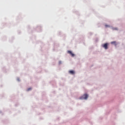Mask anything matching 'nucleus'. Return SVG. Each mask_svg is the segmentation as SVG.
<instances>
[{"label":"nucleus","instance_id":"obj_4","mask_svg":"<svg viewBox=\"0 0 125 125\" xmlns=\"http://www.w3.org/2000/svg\"><path fill=\"white\" fill-rule=\"evenodd\" d=\"M69 74H71V75H74L75 74V71L73 70H70L69 71Z\"/></svg>","mask_w":125,"mask_h":125},{"label":"nucleus","instance_id":"obj_3","mask_svg":"<svg viewBox=\"0 0 125 125\" xmlns=\"http://www.w3.org/2000/svg\"><path fill=\"white\" fill-rule=\"evenodd\" d=\"M67 53L70 54L72 57H74L75 56V54H74L73 52H72V51H68Z\"/></svg>","mask_w":125,"mask_h":125},{"label":"nucleus","instance_id":"obj_6","mask_svg":"<svg viewBox=\"0 0 125 125\" xmlns=\"http://www.w3.org/2000/svg\"><path fill=\"white\" fill-rule=\"evenodd\" d=\"M31 89L32 88H29L28 89H27V91H30V90H31Z\"/></svg>","mask_w":125,"mask_h":125},{"label":"nucleus","instance_id":"obj_1","mask_svg":"<svg viewBox=\"0 0 125 125\" xmlns=\"http://www.w3.org/2000/svg\"><path fill=\"white\" fill-rule=\"evenodd\" d=\"M87 98H88V95L85 94H84L82 97L80 98V99H87Z\"/></svg>","mask_w":125,"mask_h":125},{"label":"nucleus","instance_id":"obj_5","mask_svg":"<svg viewBox=\"0 0 125 125\" xmlns=\"http://www.w3.org/2000/svg\"><path fill=\"white\" fill-rule=\"evenodd\" d=\"M111 43V44H114V45L117 46V42L116 41L112 42Z\"/></svg>","mask_w":125,"mask_h":125},{"label":"nucleus","instance_id":"obj_7","mask_svg":"<svg viewBox=\"0 0 125 125\" xmlns=\"http://www.w3.org/2000/svg\"><path fill=\"white\" fill-rule=\"evenodd\" d=\"M105 27H106V28H107V27H110V26H109V25H107V24H105Z\"/></svg>","mask_w":125,"mask_h":125},{"label":"nucleus","instance_id":"obj_8","mask_svg":"<svg viewBox=\"0 0 125 125\" xmlns=\"http://www.w3.org/2000/svg\"><path fill=\"white\" fill-rule=\"evenodd\" d=\"M114 30H117V28H115Z\"/></svg>","mask_w":125,"mask_h":125},{"label":"nucleus","instance_id":"obj_2","mask_svg":"<svg viewBox=\"0 0 125 125\" xmlns=\"http://www.w3.org/2000/svg\"><path fill=\"white\" fill-rule=\"evenodd\" d=\"M108 43H104L102 45L103 47L105 49H108Z\"/></svg>","mask_w":125,"mask_h":125}]
</instances>
